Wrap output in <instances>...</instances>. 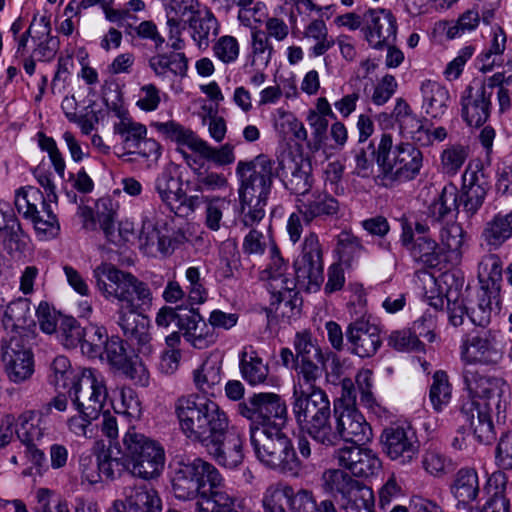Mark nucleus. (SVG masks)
I'll return each instance as SVG.
<instances>
[{
	"label": "nucleus",
	"mask_w": 512,
	"mask_h": 512,
	"mask_svg": "<svg viewBox=\"0 0 512 512\" xmlns=\"http://www.w3.org/2000/svg\"><path fill=\"white\" fill-rule=\"evenodd\" d=\"M311 171L309 161L292 153L283 155L278 163L266 154L257 155L251 161H239L236 175L240 182L238 194L243 225L253 227L264 218L276 177H281L291 193L303 198L313 185Z\"/></svg>",
	"instance_id": "f257e3e1"
},
{
	"label": "nucleus",
	"mask_w": 512,
	"mask_h": 512,
	"mask_svg": "<svg viewBox=\"0 0 512 512\" xmlns=\"http://www.w3.org/2000/svg\"><path fill=\"white\" fill-rule=\"evenodd\" d=\"M96 287L106 298L120 305L116 311L117 324L127 340L145 356L153 352L149 318L145 315L152 306L153 294L148 284L130 272L110 263H101L93 270Z\"/></svg>",
	"instance_id": "f03ea898"
},
{
	"label": "nucleus",
	"mask_w": 512,
	"mask_h": 512,
	"mask_svg": "<svg viewBox=\"0 0 512 512\" xmlns=\"http://www.w3.org/2000/svg\"><path fill=\"white\" fill-rule=\"evenodd\" d=\"M175 414L184 435L205 448H213L212 443L230 429L226 412L216 402L194 394L176 400Z\"/></svg>",
	"instance_id": "7ed1b4c3"
},
{
	"label": "nucleus",
	"mask_w": 512,
	"mask_h": 512,
	"mask_svg": "<svg viewBox=\"0 0 512 512\" xmlns=\"http://www.w3.org/2000/svg\"><path fill=\"white\" fill-rule=\"evenodd\" d=\"M250 444L258 461L267 469L284 475L298 476L303 468L292 440L282 432V429L252 427Z\"/></svg>",
	"instance_id": "20e7f679"
},
{
	"label": "nucleus",
	"mask_w": 512,
	"mask_h": 512,
	"mask_svg": "<svg viewBox=\"0 0 512 512\" xmlns=\"http://www.w3.org/2000/svg\"><path fill=\"white\" fill-rule=\"evenodd\" d=\"M393 140L390 134H382L377 150H372L376 155V163L379 167L378 177L386 187H392L395 183L413 180L423 166V154L413 143L405 142L395 146L392 157Z\"/></svg>",
	"instance_id": "39448f33"
},
{
	"label": "nucleus",
	"mask_w": 512,
	"mask_h": 512,
	"mask_svg": "<svg viewBox=\"0 0 512 512\" xmlns=\"http://www.w3.org/2000/svg\"><path fill=\"white\" fill-rule=\"evenodd\" d=\"M123 458L127 471L136 478L154 480L165 466V451L156 440L146 436L135 426H129L123 439Z\"/></svg>",
	"instance_id": "423d86ee"
},
{
	"label": "nucleus",
	"mask_w": 512,
	"mask_h": 512,
	"mask_svg": "<svg viewBox=\"0 0 512 512\" xmlns=\"http://www.w3.org/2000/svg\"><path fill=\"white\" fill-rule=\"evenodd\" d=\"M292 412L301 431L325 446L333 438L331 406L324 390L293 392Z\"/></svg>",
	"instance_id": "0eeeda50"
},
{
	"label": "nucleus",
	"mask_w": 512,
	"mask_h": 512,
	"mask_svg": "<svg viewBox=\"0 0 512 512\" xmlns=\"http://www.w3.org/2000/svg\"><path fill=\"white\" fill-rule=\"evenodd\" d=\"M151 127L164 139L174 142L178 146H187L194 153L198 154L201 159L216 166H228L234 163L236 159L234 145L225 143L219 147H213L190 128L174 120L153 122Z\"/></svg>",
	"instance_id": "6e6552de"
},
{
	"label": "nucleus",
	"mask_w": 512,
	"mask_h": 512,
	"mask_svg": "<svg viewBox=\"0 0 512 512\" xmlns=\"http://www.w3.org/2000/svg\"><path fill=\"white\" fill-rule=\"evenodd\" d=\"M220 480L219 471L201 458L176 462L172 477V490L180 500L205 497L210 487Z\"/></svg>",
	"instance_id": "1a4fd4ad"
},
{
	"label": "nucleus",
	"mask_w": 512,
	"mask_h": 512,
	"mask_svg": "<svg viewBox=\"0 0 512 512\" xmlns=\"http://www.w3.org/2000/svg\"><path fill=\"white\" fill-rule=\"evenodd\" d=\"M33 331L11 332L1 341V359L10 381L22 383L34 373Z\"/></svg>",
	"instance_id": "9d476101"
},
{
	"label": "nucleus",
	"mask_w": 512,
	"mask_h": 512,
	"mask_svg": "<svg viewBox=\"0 0 512 512\" xmlns=\"http://www.w3.org/2000/svg\"><path fill=\"white\" fill-rule=\"evenodd\" d=\"M237 412L252 427L282 429L287 421V406L276 393H254L237 405Z\"/></svg>",
	"instance_id": "9b49d317"
},
{
	"label": "nucleus",
	"mask_w": 512,
	"mask_h": 512,
	"mask_svg": "<svg viewBox=\"0 0 512 512\" xmlns=\"http://www.w3.org/2000/svg\"><path fill=\"white\" fill-rule=\"evenodd\" d=\"M68 395L79 413L97 419L108 397L105 379L96 370L84 368Z\"/></svg>",
	"instance_id": "f8f14e48"
},
{
	"label": "nucleus",
	"mask_w": 512,
	"mask_h": 512,
	"mask_svg": "<svg viewBox=\"0 0 512 512\" xmlns=\"http://www.w3.org/2000/svg\"><path fill=\"white\" fill-rule=\"evenodd\" d=\"M50 201L34 187L20 189L16 194L15 205L19 213L31 219L38 233L55 237L60 229L58 219L51 209Z\"/></svg>",
	"instance_id": "ddd939ff"
},
{
	"label": "nucleus",
	"mask_w": 512,
	"mask_h": 512,
	"mask_svg": "<svg viewBox=\"0 0 512 512\" xmlns=\"http://www.w3.org/2000/svg\"><path fill=\"white\" fill-rule=\"evenodd\" d=\"M283 512H337L330 499L317 502L314 493L305 488L295 490L291 485L277 482L266 488Z\"/></svg>",
	"instance_id": "4468645a"
},
{
	"label": "nucleus",
	"mask_w": 512,
	"mask_h": 512,
	"mask_svg": "<svg viewBox=\"0 0 512 512\" xmlns=\"http://www.w3.org/2000/svg\"><path fill=\"white\" fill-rule=\"evenodd\" d=\"M336 427L332 426L333 438L327 439L325 447L337 446L341 440L361 445L372 437V429L364 416L352 406L334 403Z\"/></svg>",
	"instance_id": "2eb2a0df"
},
{
	"label": "nucleus",
	"mask_w": 512,
	"mask_h": 512,
	"mask_svg": "<svg viewBox=\"0 0 512 512\" xmlns=\"http://www.w3.org/2000/svg\"><path fill=\"white\" fill-rule=\"evenodd\" d=\"M502 356V351L497 347L496 336L490 330H475L462 338L460 357L464 367L475 368L477 364L495 366Z\"/></svg>",
	"instance_id": "dca6fc26"
},
{
	"label": "nucleus",
	"mask_w": 512,
	"mask_h": 512,
	"mask_svg": "<svg viewBox=\"0 0 512 512\" xmlns=\"http://www.w3.org/2000/svg\"><path fill=\"white\" fill-rule=\"evenodd\" d=\"M323 267V249L319 237L315 232H309L294 261L297 282L319 288L324 281Z\"/></svg>",
	"instance_id": "f3484780"
},
{
	"label": "nucleus",
	"mask_w": 512,
	"mask_h": 512,
	"mask_svg": "<svg viewBox=\"0 0 512 512\" xmlns=\"http://www.w3.org/2000/svg\"><path fill=\"white\" fill-rule=\"evenodd\" d=\"M381 443L387 456L403 465L416 459L420 448L416 430L409 423L385 428Z\"/></svg>",
	"instance_id": "a211bd4d"
},
{
	"label": "nucleus",
	"mask_w": 512,
	"mask_h": 512,
	"mask_svg": "<svg viewBox=\"0 0 512 512\" xmlns=\"http://www.w3.org/2000/svg\"><path fill=\"white\" fill-rule=\"evenodd\" d=\"M460 204L468 217L474 216L483 205L490 189V177L482 164L470 163L463 174Z\"/></svg>",
	"instance_id": "6ab92c4d"
},
{
	"label": "nucleus",
	"mask_w": 512,
	"mask_h": 512,
	"mask_svg": "<svg viewBox=\"0 0 512 512\" xmlns=\"http://www.w3.org/2000/svg\"><path fill=\"white\" fill-rule=\"evenodd\" d=\"M396 34L397 21L390 10L377 8L364 12L363 37L370 47L382 49L395 41Z\"/></svg>",
	"instance_id": "aec40b11"
},
{
	"label": "nucleus",
	"mask_w": 512,
	"mask_h": 512,
	"mask_svg": "<svg viewBox=\"0 0 512 512\" xmlns=\"http://www.w3.org/2000/svg\"><path fill=\"white\" fill-rule=\"evenodd\" d=\"M350 352L361 358L374 356L382 344L377 325L364 318L351 322L345 332Z\"/></svg>",
	"instance_id": "412c9836"
},
{
	"label": "nucleus",
	"mask_w": 512,
	"mask_h": 512,
	"mask_svg": "<svg viewBox=\"0 0 512 512\" xmlns=\"http://www.w3.org/2000/svg\"><path fill=\"white\" fill-rule=\"evenodd\" d=\"M400 242L409 251L412 259L426 267H437L443 259V249L430 236L414 237L411 225H402Z\"/></svg>",
	"instance_id": "4be33fe9"
},
{
	"label": "nucleus",
	"mask_w": 512,
	"mask_h": 512,
	"mask_svg": "<svg viewBox=\"0 0 512 512\" xmlns=\"http://www.w3.org/2000/svg\"><path fill=\"white\" fill-rule=\"evenodd\" d=\"M333 458L340 467L357 477L372 476L381 468V462L376 454L360 445L341 447L334 451Z\"/></svg>",
	"instance_id": "5701e85b"
},
{
	"label": "nucleus",
	"mask_w": 512,
	"mask_h": 512,
	"mask_svg": "<svg viewBox=\"0 0 512 512\" xmlns=\"http://www.w3.org/2000/svg\"><path fill=\"white\" fill-rule=\"evenodd\" d=\"M124 500L113 502L109 512H161L162 501L151 486L142 484L124 489Z\"/></svg>",
	"instance_id": "b1692460"
},
{
	"label": "nucleus",
	"mask_w": 512,
	"mask_h": 512,
	"mask_svg": "<svg viewBox=\"0 0 512 512\" xmlns=\"http://www.w3.org/2000/svg\"><path fill=\"white\" fill-rule=\"evenodd\" d=\"M463 380L470 394L493 401L496 409L500 410L501 398L508 389L504 379L482 376L474 367H464ZM488 403L491 405L490 402Z\"/></svg>",
	"instance_id": "393cba45"
},
{
	"label": "nucleus",
	"mask_w": 512,
	"mask_h": 512,
	"mask_svg": "<svg viewBox=\"0 0 512 512\" xmlns=\"http://www.w3.org/2000/svg\"><path fill=\"white\" fill-rule=\"evenodd\" d=\"M491 92H487L486 85L481 84L475 89L468 86L461 98V115L470 127H481L490 116Z\"/></svg>",
	"instance_id": "a878e982"
},
{
	"label": "nucleus",
	"mask_w": 512,
	"mask_h": 512,
	"mask_svg": "<svg viewBox=\"0 0 512 512\" xmlns=\"http://www.w3.org/2000/svg\"><path fill=\"white\" fill-rule=\"evenodd\" d=\"M179 330L182 331L185 341L199 350L214 345L218 339L216 331L194 308L188 310L186 317L179 318Z\"/></svg>",
	"instance_id": "bb28decb"
},
{
	"label": "nucleus",
	"mask_w": 512,
	"mask_h": 512,
	"mask_svg": "<svg viewBox=\"0 0 512 512\" xmlns=\"http://www.w3.org/2000/svg\"><path fill=\"white\" fill-rule=\"evenodd\" d=\"M298 211L306 224L320 218L326 219L337 216L340 210L339 201L325 191L309 192L303 198H298Z\"/></svg>",
	"instance_id": "cd10ccee"
},
{
	"label": "nucleus",
	"mask_w": 512,
	"mask_h": 512,
	"mask_svg": "<svg viewBox=\"0 0 512 512\" xmlns=\"http://www.w3.org/2000/svg\"><path fill=\"white\" fill-rule=\"evenodd\" d=\"M489 410V403H485L484 407H481L475 401L465 404L461 409L464 424L469 426L476 440L482 444L492 443L496 436Z\"/></svg>",
	"instance_id": "c85d7f7f"
},
{
	"label": "nucleus",
	"mask_w": 512,
	"mask_h": 512,
	"mask_svg": "<svg viewBox=\"0 0 512 512\" xmlns=\"http://www.w3.org/2000/svg\"><path fill=\"white\" fill-rule=\"evenodd\" d=\"M212 444L213 448L207 447L206 450L219 465L235 468L242 463L243 439L237 431L229 429L223 437Z\"/></svg>",
	"instance_id": "c756f323"
},
{
	"label": "nucleus",
	"mask_w": 512,
	"mask_h": 512,
	"mask_svg": "<svg viewBox=\"0 0 512 512\" xmlns=\"http://www.w3.org/2000/svg\"><path fill=\"white\" fill-rule=\"evenodd\" d=\"M148 66L161 80L187 75L188 59L182 52L157 53L148 59Z\"/></svg>",
	"instance_id": "7c9ffc66"
},
{
	"label": "nucleus",
	"mask_w": 512,
	"mask_h": 512,
	"mask_svg": "<svg viewBox=\"0 0 512 512\" xmlns=\"http://www.w3.org/2000/svg\"><path fill=\"white\" fill-rule=\"evenodd\" d=\"M185 23L191 29V38L200 50H206L211 42V36L219 33L220 24L212 10L203 6L202 10L192 18H187Z\"/></svg>",
	"instance_id": "2f4dec72"
},
{
	"label": "nucleus",
	"mask_w": 512,
	"mask_h": 512,
	"mask_svg": "<svg viewBox=\"0 0 512 512\" xmlns=\"http://www.w3.org/2000/svg\"><path fill=\"white\" fill-rule=\"evenodd\" d=\"M426 328V320L420 319L413 323L411 329L393 331L388 339V344L399 351H423L424 345L419 340L423 337L428 342H433L435 334L432 330Z\"/></svg>",
	"instance_id": "473e14b6"
},
{
	"label": "nucleus",
	"mask_w": 512,
	"mask_h": 512,
	"mask_svg": "<svg viewBox=\"0 0 512 512\" xmlns=\"http://www.w3.org/2000/svg\"><path fill=\"white\" fill-rule=\"evenodd\" d=\"M362 485L341 469H327L321 476V488L340 504Z\"/></svg>",
	"instance_id": "72a5a7b5"
},
{
	"label": "nucleus",
	"mask_w": 512,
	"mask_h": 512,
	"mask_svg": "<svg viewBox=\"0 0 512 512\" xmlns=\"http://www.w3.org/2000/svg\"><path fill=\"white\" fill-rule=\"evenodd\" d=\"M475 307L470 308L469 320L476 326L485 327L490 323L493 314L500 311V290L490 288L489 285L481 286Z\"/></svg>",
	"instance_id": "f704fd0d"
},
{
	"label": "nucleus",
	"mask_w": 512,
	"mask_h": 512,
	"mask_svg": "<svg viewBox=\"0 0 512 512\" xmlns=\"http://www.w3.org/2000/svg\"><path fill=\"white\" fill-rule=\"evenodd\" d=\"M195 389L205 395L214 396L221 390L222 365L215 359H206L192 372Z\"/></svg>",
	"instance_id": "c9c22d12"
},
{
	"label": "nucleus",
	"mask_w": 512,
	"mask_h": 512,
	"mask_svg": "<svg viewBox=\"0 0 512 512\" xmlns=\"http://www.w3.org/2000/svg\"><path fill=\"white\" fill-rule=\"evenodd\" d=\"M512 237V210L503 214L499 212L487 221L481 232V239L489 250L500 248Z\"/></svg>",
	"instance_id": "e433bc0d"
},
{
	"label": "nucleus",
	"mask_w": 512,
	"mask_h": 512,
	"mask_svg": "<svg viewBox=\"0 0 512 512\" xmlns=\"http://www.w3.org/2000/svg\"><path fill=\"white\" fill-rule=\"evenodd\" d=\"M239 370L242 378L250 385L266 381L269 368L252 346H246L239 354Z\"/></svg>",
	"instance_id": "4c0bfd02"
},
{
	"label": "nucleus",
	"mask_w": 512,
	"mask_h": 512,
	"mask_svg": "<svg viewBox=\"0 0 512 512\" xmlns=\"http://www.w3.org/2000/svg\"><path fill=\"white\" fill-rule=\"evenodd\" d=\"M423 98L422 107L425 113L432 118H438L445 114L450 101L449 91L440 83L426 80L421 85Z\"/></svg>",
	"instance_id": "58836bf2"
},
{
	"label": "nucleus",
	"mask_w": 512,
	"mask_h": 512,
	"mask_svg": "<svg viewBox=\"0 0 512 512\" xmlns=\"http://www.w3.org/2000/svg\"><path fill=\"white\" fill-rule=\"evenodd\" d=\"M293 346L296 360L317 359L318 361H327L331 357L332 364L334 365L333 372L340 370L338 356L332 352L323 353L316 340L313 339L310 331L303 330L297 332L293 340Z\"/></svg>",
	"instance_id": "ea45409f"
},
{
	"label": "nucleus",
	"mask_w": 512,
	"mask_h": 512,
	"mask_svg": "<svg viewBox=\"0 0 512 512\" xmlns=\"http://www.w3.org/2000/svg\"><path fill=\"white\" fill-rule=\"evenodd\" d=\"M326 361L317 359L296 360L293 392L321 390L317 381L321 378Z\"/></svg>",
	"instance_id": "a19ab883"
},
{
	"label": "nucleus",
	"mask_w": 512,
	"mask_h": 512,
	"mask_svg": "<svg viewBox=\"0 0 512 512\" xmlns=\"http://www.w3.org/2000/svg\"><path fill=\"white\" fill-rule=\"evenodd\" d=\"M453 496L462 504L474 501L480 491L478 473L474 468L459 469L450 486Z\"/></svg>",
	"instance_id": "79ce46f5"
},
{
	"label": "nucleus",
	"mask_w": 512,
	"mask_h": 512,
	"mask_svg": "<svg viewBox=\"0 0 512 512\" xmlns=\"http://www.w3.org/2000/svg\"><path fill=\"white\" fill-rule=\"evenodd\" d=\"M224 480L220 475V480L217 481L215 487H210L206 499L213 503L212 512H247L244 500L235 496L225 486Z\"/></svg>",
	"instance_id": "37998d69"
},
{
	"label": "nucleus",
	"mask_w": 512,
	"mask_h": 512,
	"mask_svg": "<svg viewBox=\"0 0 512 512\" xmlns=\"http://www.w3.org/2000/svg\"><path fill=\"white\" fill-rule=\"evenodd\" d=\"M45 431L42 419L34 412L28 411L18 417L16 435L26 447L40 445Z\"/></svg>",
	"instance_id": "c03bdc74"
},
{
	"label": "nucleus",
	"mask_w": 512,
	"mask_h": 512,
	"mask_svg": "<svg viewBox=\"0 0 512 512\" xmlns=\"http://www.w3.org/2000/svg\"><path fill=\"white\" fill-rule=\"evenodd\" d=\"M33 315L31 302L26 298H19L9 303L4 313L6 321L11 322L14 328L11 332L32 331L31 328L36 326Z\"/></svg>",
	"instance_id": "a18cd8bd"
},
{
	"label": "nucleus",
	"mask_w": 512,
	"mask_h": 512,
	"mask_svg": "<svg viewBox=\"0 0 512 512\" xmlns=\"http://www.w3.org/2000/svg\"><path fill=\"white\" fill-rule=\"evenodd\" d=\"M458 208V191L453 185L445 186L438 198L428 207L427 215L431 224L444 221L452 211Z\"/></svg>",
	"instance_id": "49530a36"
},
{
	"label": "nucleus",
	"mask_w": 512,
	"mask_h": 512,
	"mask_svg": "<svg viewBox=\"0 0 512 512\" xmlns=\"http://www.w3.org/2000/svg\"><path fill=\"white\" fill-rule=\"evenodd\" d=\"M33 27L37 28L35 31V47L32 52L33 57L38 61H51L59 50L60 42L58 37L51 35V25L45 26V24L40 22L39 24H34Z\"/></svg>",
	"instance_id": "de8ad7c7"
},
{
	"label": "nucleus",
	"mask_w": 512,
	"mask_h": 512,
	"mask_svg": "<svg viewBox=\"0 0 512 512\" xmlns=\"http://www.w3.org/2000/svg\"><path fill=\"white\" fill-rule=\"evenodd\" d=\"M83 369H74L69 359L57 356L50 365L49 382L56 388L70 389L78 381Z\"/></svg>",
	"instance_id": "09e8293b"
},
{
	"label": "nucleus",
	"mask_w": 512,
	"mask_h": 512,
	"mask_svg": "<svg viewBox=\"0 0 512 512\" xmlns=\"http://www.w3.org/2000/svg\"><path fill=\"white\" fill-rule=\"evenodd\" d=\"M181 186V179L174 177L170 171H163L155 180V190L171 211L178 209L177 202L183 191Z\"/></svg>",
	"instance_id": "8fccbe9b"
},
{
	"label": "nucleus",
	"mask_w": 512,
	"mask_h": 512,
	"mask_svg": "<svg viewBox=\"0 0 512 512\" xmlns=\"http://www.w3.org/2000/svg\"><path fill=\"white\" fill-rule=\"evenodd\" d=\"M113 131L120 137L123 148L129 151L138 148L147 134L146 126L135 122L132 118L114 123Z\"/></svg>",
	"instance_id": "3c124183"
},
{
	"label": "nucleus",
	"mask_w": 512,
	"mask_h": 512,
	"mask_svg": "<svg viewBox=\"0 0 512 512\" xmlns=\"http://www.w3.org/2000/svg\"><path fill=\"white\" fill-rule=\"evenodd\" d=\"M107 330L96 324L84 327L83 338L80 344L81 352L89 358H101L104 345L107 342Z\"/></svg>",
	"instance_id": "603ef678"
},
{
	"label": "nucleus",
	"mask_w": 512,
	"mask_h": 512,
	"mask_svg": "<svg viewBox=\"0 0 512 512\" xmlns=\"http://www.w3.org/2000/svg\"><path fill=\"white\" fill-rule=\"evenodd\" d=\"M274 48L264 30L253 29L251 32V65L265 69L272 59Z\"/></svg>",
	"instance_id": "864d4df0"
},
{
	"label": "nucleus",
	"mask_w": 512,
	"mask_h": 512,
	"mask_svg": "<svg viewBox=\"0 0 512 512\" xmlns=\"http://www.w3.org/2000/svg\"><path fill=\"white\" fill-rule=\"evenodd\" d=\"M304 37L315 41L310 48V53L314 57L325 54L335 44V40L329 36L327 26L322 19L313 20L305 28Z\"/></svg>",
	"instance_id": "5fc2aeb1"
},
{
	"label": "nucleus",
	"mask_w": 512,
	"mask_h": 512,
	"mask_svg": "<svg viewBox=\"0 0 512 512\" xmlns=\"http://www.w3.org/2000/svg\"><path fill=\"white\" fill-rule=\"evenodd\" d=\"M116 208L110 197L100 198L96 202V218L100 229L109 242L117 243L115 229Z\"/></svg>",
	"instance_id": "6e6d98bb"
},
{
	"label": "nucleus",
	"mask_w": 512,
	"mask_h": 512,
	"mask_svg": "<svg viewBox=\"0 0 512 512\" xmlns=\"http://www.w3.org/2000/svg\"><path fill=\"white\" fill-rule=\"evenodd\" d=\"M478 278L481 286L499 288L502 280V261L496 254L485 255L478 265Z\"/></svg>",
	"instance_id": "4d7b16f0"
},
{
	"label": "nucleus",
	"mask_w": 512,
	"mask_h": 512,
	"mask_svg": "<svg viewBox=\"0 0 512 512\" xmlns=\"http://www.w3.org/2000/svg\"><path fill=\"white\" fill-rule=\"evenodd\" d=\"M469 155V148L462 144L448 145L440 155L441 171L449 176L456 175Z\"/></svg>",
	"instance_id": "13d9d810"
},
{
	"label": "nucleus",
	"mask_w": 512,
	"mask_h": 512,
	"mask_svg": "<svg viewBox=\"0 0 512 512\" xmlns=\"http://www.w3.org/2000/svg\"><path fill=\"white\" fill-rule=\"evenodd\" d=\"M336 251L342 261L350 263L359 258L366 249L359 237L344 230L337 235Z\"/></svg>",
	"instance_id": "bf43d9fd"
},
{
	"label": "nucleus",
	"mask_w": 512,
	"mask_h": 512,
	"mask_svg": "<svg viewBox=\"0 0 512 512\" xmlns=\"http://www.w3.org/2000/svg\"><path fill=\"white\" fill-rule=\"evenodd\" d=\"M429 398L433 408L440 412L448 405L451 399V386L444 371H436L430 387Z\"/></svg>",
	"instance_id": "052dcab7"
},
{
	"label": "nucleus",
	"mask_w": 512,
	"mask_h": 512,
	"mask_svg": "<svg viewBox=\"0 0 512 512\" xmlns=\"http://www.w3.org/2000/svg\"><path fill=\"white\" fill-rule=\"evenodd\" d=\"M464 275L460 270H448L440 274L436 283L442 292H445L446 301H455L457 297H463Z\"/></svg>",
	"instance_id": "680f3d73"
},
{
	"label": "nucleus",
	"mask_w": 512,
	"mask_h": 512,
	"mask_svg": "<svg viewBox=\"0 0 512 512\" xmlns=\"http://www.w3.org/2000/svg\"><path fill=\"white\" fill-rule=\"evenodd\" d=\"M340 505L346 512H374L373 492L362 485Z\"/></svg>",
	"instance_id": "e2e57ef3"
},
{
	"label": "nucleus",
	"mask_w": 512,
	"mask_h": 512,
	"mask_svg": "<svg viewBox=\"0 0 512 512\" xmlns=\"http://www.w3.org/2000/svg\"><path fill=\"white\" fill-rule=\"evenodd\" d=\"M307 122L312 129V138L307 141V147L312 152H318L326 147L328 119L320 118L316 114H307Z\"/></svg>",
	"instance_id": "0e129e2a"
},
{
	"label": "nucleus",
	"mask_w": 512,
	"mask_h": 512,
	"mask_svg": "<svg viewBox=\"0 0 512 512\" xmlns=\"http://www.w3.org/2000/svg\"><path fill=\"white\" fill-rule=\"evenodd\" d=\"M205 204V225L212 231H218L221 227L223 210L229 202L223 197L213 196L206 197Z\"/></svg>",
	"instance_id": "69168bd1"
},
{
	"label": "nucleus",
	"mask_w": 512,
	"mask_h": 512,
	"mask_svg": "<svg viewBox=\"0 0 512 512\" xmlns=\"http://www.w3.org/2000/svg\"><path fill=\"white\" fill-rule=\"evenodd\" d=\"M213 52L221 62L233 63L237 60L240 47L237 39L230 35L221 36L213 46Z\"/></svg>",
	"instance_id": "338daca9"
},
{
	"label": "nucleus",
	"mask_w": 512,
	"mask_h": 512,
	"mask_svg": "<svg viewBox=\"0 0 512 512\" xmlns=\"http://www.w3.org/2000/svg\"><path fill=\"white\" fill-rule=\"evenodd\" d=\"M103 353L111 366L119 369L125 365L129 359L124 341L119 337H111L107 339L104 345Z\"/></svg>",
	"instance_id": "774afa93"
}]
</instances>
